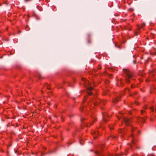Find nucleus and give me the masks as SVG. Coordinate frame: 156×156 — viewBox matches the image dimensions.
<instances>
[{
  "label": "nucleus",
  "instance_id": "4",
  "mask_svg": "<svg viewBox=\"0 0 156 156\" xmlns=\"http://www.w3.org/2000/svg\"><path fill=\"white\" fill-rule=\"evenodd\" d=\"M104 101V100H101L95 97L94 99L90 100V102L88 103V104L89 105H91L90 103L92 102L94 105L98 106L100 103L101 104H105Z\"/></svg>",
  "mask_w": 156,
  "mask_h": 156
},
{
  "label": "nucleus",
  "instance_id": "40",
  "mask_svg": "<svg viewBox=\"0 0 156 156\" xmlns=\"http://www.w3.org/2000/svg\"><path fill=\"white\" fill-rule=\"evenodd\" d=\"M1 4H0V6H1Z\"/></svg>",
  "mask_w": 156,
  "mask_h": 156
},
{
  "label": "nucleus",
  "instance_id": "15",
  "mask_svg": "<svg viewBox=\"0 0 156 156\" xmlns=\"http://www.w3.org/2000/svg\"><path fill=\"white\" fill-rule=\"evenodd\" d=\"M39 79H42L44 78L40 73H38L37 76Z\"/></svg>",
  "mask_w": 156,
  "mask_h": 156
},
{
  "label": "nucleus",
  "instance_id": "26",
  "mask_svg": "<svg viewBox=\"0 0 156 156\" xmlns=\"http://www.w3.org/2000/svg\"><path fill=\"white\" fill-rule=\"evenodd\" d=\"M86 97H84V99L83 100V101H85L86 100Z\"/></svg>",
  "mask_w": 156,
  "mask_h": 156
},
{
  "label": "nucleus",
  "instance_id": "13",
  "mask_svg": "<svg viewBox=\"0 0 156 156\" xmlns=\"http://www.w3.org/2000/svg\"><path fill=\"white\" fill-rule=\"evenodd\" d=\"M96 119H97L94 116H92V121L93 122H90V125H93L94 122L95 121H96Z\"/></svg>",
  "mask_w": 156,
  "mask_h": 156
},
{
  "label": "nucleus",
  "instance_id": "37",
  "mask_svg": "<svg viewBox=\"0 0 156 156\" xmlns=\"http://www.w3.org/2000/svg\"><path fill=\"white\" fill-rule=\"evenodd\" d=\"M127 90H129L128 89Z\"/></svg>",
  "mask_w": 156,
  "mask_h": 156
},
{
  "label": "nucleus",
  "instance_id": "2",
  "mask_svg": "<svg viewBox=\"0 0 156 156\" xmlns=\"http://www.w3.org/2000/svg\"><path fill=\"white\" fill-rule=\"evenodd\" d=\"M124 73L125 74L126 76V82L127 83H129L131 82L132 80L135 79L134 77L133 74L130 73L129 70L127 69H123Z\"/></svg>",
  "mask_w": 156,
  "mask_h": 156
},
{
  "label": "nucleus",
  "instance_id": "20",
  "mask_svg": "<svg viewBox=\"0 0 156 156\" xmlns=\"http://www.w3.org/2000/svg\"><path fill=\"white\" fill-rule=\"evenodd\" d=\"M84 107L83 106H82L80 108V110L81 112L83 111L84 110Z\"/></svg>",
  "mask_w": 156,
  "mask_h": 156
},
{
  "label": "nucleus",
  "instance_id": "14",
  "mask_svg": "<svg viewBox=\"0 0 156 156\" xmlns=\"http://www.w3.org/2000/svg\"><path fill=\"white\" fill-rule=\"evenodd\" d=\"M135 144V141L134 140L132 139V144H129V147L130 148L132 149V147L133 145H134Z\"/></svg>",
  "mask_w": 156,
  "mask_h": 156
},
{
  "label": "nucleus",
  "instance_id": "1",
  "mask_svg": "<svg viewBox=\"0 0 156 156\" xmlns=\"http://www.w3.org/2000/svg\"><path fill=\"white\" fill-rule=\"evenodd\" d=\"M119 115H117V117L119 119H120L121 118H122V121L124 122L126 125L130 126V129L131 132H133L134 129V128L131 125L132 120L131 119L125 117H123L122 113L120 112H119Z\"/></svg>",
  "mask_w": 156,
  "mask_h": 156
},
{
  "label": "nucleus",
  "instance_id": "32",
  "mask_svg": "<svg viewBox=\"0 0 156 156\" xmlns=\"http://www.w3.org/2000/svg\"><path fill=\"white\" fill-rule=\"evenodd\" d=\"M88 36L89 37H90V34H89L88 35Z\"/></svg>",
  "mask_w": 156,
  "mask_h": 156
},
{
  "label": "nucleus",
  "instance_id": "31",
  "mask_svg": "<svg viewBox=\"0 0 156 156\" xmlns=\"http://www.w3.org/2000/svg\"><path fill=\"white\" fill-rule=\"evenodd\" d=\"M131 87H132V88H133L134 87V86L132 84L131 85Z\"/></svg>",
  "mask_w": 156,
  "mask_h": 156
},
{
  "label": "nucleus",
  "instance_id": "28",
  "mask_svg": "<svg viewBox=\"0 0 156 156\" xmlns=\"http://www.w3.org/2000/svg\"><path fill=\"white\" fill-rule=\"evenodd\" d=\"M47 88L48 90H50V88L49 87V86H48L47 87Z\"/></svg>",
  "mask_w": 156,
  "mask_h": 156
},
{
  "label": "nucleus",
  "instance_id": "5",
  "mask_svg": "<svg viewBox=\"0 0 156 156\" xmlns=\"http://www.w3.org/2000/svg\"><path fill=\"white\" fill-rule=\"evenodd\" d=\"M145 26V24L144 23H142L140 25H137V29L136 31L135 32V34L137 36L138 34L143 30L144 29V27Z\"/></svg>",
  "mask_w": 156,
  "mask_h": 156
},
{
  "label": "nucleus",
  "instance_id": "9",
  "mask_svg": "<svg viewBox=\"0 0 156 156\" xmlns=\"http://www.w3.org/2000/svg\"><path fill=\"white\" fill-rule=\"evenodd\" d=\"M137 122L139 123L140 122L144 123L145 122V119L143 117H140L138 118Z\"/></svg>",
  "mask_w": 156,
  "mask_h": 156
},
{
  "label": "nucleus",
  "instance_id": "35",
  "mask_svg": "<svg viewBox=\"0 0 156 156\" xmlns=\"http://www.w3.org/2000/svg\"><path fill=\"white\" fill-rule=\"evenodd\" d=\"M54 116L55 117H56V115H54Z\"/></svg>",
  "mask_w": 156,
  "mask_h": 156
},
{
  "label": "nucleus",
  "instance_id": "24",
  "mask_svg": "<svg viewBox=\"0 0 156 156\" xmlns=\"http://www.w3.org/2000/svg\"><path fill=\"white\" fill-rule=\"evenodd\" d=\"M109 156H119V154H115V155H112L111 154H110L109 155Z\"/></svg>",
  "mask_w": 156,
  "mask_h": 156
},
{
  "label": "nucleus",
  "instance_id": "10",
  "mask_svg": "<svg viewBox=\"0 0 156 156\" xmlns=\"http://www.w3.org/2000/svg\"><path fill=\"white\" fill-rule=\"evenodd\" d=\"M120 96H119L114 98L113 100V102L114 103H117L120 100Z\"/></svg>",
  "mask_w": 156,
  "mask_h": 156
},
{
  "label": "nucleus",
  "instance_id": "27",
  "mask_svg": "<svg viewBox=\"0 0 156 156\" xmlns=\"http://www.w3.org/2000/svg\"><path fill=\"white\" fill-rule=\"evenodd\" d=\"M133 135L132 134L130 135V137H131L132 138H133Z\"/></svg>",
  "mask_w": 156,
  "mask_h": 156
},
{
  "label": "nucleus",
  "instance_id": "33",
  "mask_svg": "<svg viewBox=\"0 0 156 156\" xmlns=\"http://www.w3.org/2000/svg\"><path fill=\"white\" fill-rule=\"evenodd\" d=\"M88 43H90V40H88Z\"/></svg>",
  "mask_w": 156,
  "mask_h": 156
},
{
  "label": "nucleus",
  "instance_id": "34",
  "mask_svg": "<svg viewBox=\"0 0 156 156\" xmlns=\"http://www.w3.org/2000/svg\"><path fill=\"white\" fill-rule=\"evenodd\" d=\"M140 81L141 82L142 81V80H141V79H140Z\"/></svg>",
  "mask_w": 156,
  "mask_h": 156
},
{
  "label": "nucleus",
  "instance_id": "8",
  "mask_svg": "<svg viewBox=\"0 0 156 156\" xmlns=\"http://www.w3.org/2000/svg\"><path fill=\"white\" fill-rule=\"evenodd\" d=\"M119 132L121 134L122 137H123L126 133V130L124 129H120L119 130Z\"/></svg>",
  "mask_w": 156,
  "mask_h": 156
},
{
  "label": "nucleus",
  "instance_id": "22",
  "mask_svg": "<svg viewBox=\"0 0 156 156\" xmlns=\"http://www.w3.org/2000/svg\"><path fill=\"white\" fill-rule=\"evenodd\" d=\"M80 144H81V145H83V141L82 140H80Z\"/></svg>",
  "mask_w": 156,
  "mask_h": 156
},
{
  "label": "nucleus",
  "instance_id": "25",
  "mask_svg": "<svg viewBox=\"0 0 156 156\" xmlns=\"http://www.w3.org/2000/svg\"><path fill=\"white\" fill-rule=\"evenodd\" d=\"M84 120H85V118H81V120L82 121H83Z\"/></svg>",
  "mask_w": 156,
  "mask_h": 156
},
{
  "label": "nucleus",
  "instance_id": "29",
  "mask_svg": "<svg viewBox=\"0 0 156 156\" xmlns=\"http://www.w3.org/2000/svg\"><path fill=\"white\" fill-rule=\"evenodd\" d=\"M135 104L137 105H138V102H135Z\"/></svg>",
  "mask_w": 156,
  "mask_h": 156
},
{
  "label": "nucleus",
  "instance_id": "23",
  "mask_svg": "<svg viewBox=\"0 0 156 156\" xmlns=\"http://www.w3.org/2000/svg\"><path fill=\"white\" fill-rule=\"evenodd\" d=\"M98 69H101V66L100 65L98 66Z\"/></svg>",
  "mask_w": 156,
  "mask_h": 156
},
{
  "label": "nucleus",
  "instance_id": "38",
  "mask_svg": "<svg viewBox=\"0 0 156 156\" xmlns=\"http://www.w3.org/2000/svg\"><path fill=\"white\" fill-rule=\"evenodd\" d=\"M104 94V95H105V94Z\"/></svg>",
  "mask_w": 156,
  "mask_h": 156
},
{
  "label": "nucleus",
  "instance_id": "21",
  "mask_svg": "<svg viewBox=\"0 0 156 156\" xmlns=\"http://www.w3.org/2000/svg\"><path fill=\"white\" fill-rule=\"evenodd\" d=\"M147 105H144L143 107V109L144 110L147 109Z\"/></svg>",
  "mask_w": 156,
  "mask_h": 156
},
{
  "label": "nucleus",
  "instance_id": "7",
  "mask_svg": "<svg viewBox=\"0 0 156 156\" xmlns=\"http://www.w3.org/2000/svg\"><path fill=\"white\" fill-rule=\"evenodd\" d=\"M92 134L93 135L94 138V139L97 138L98 135L100 134L98 131H97L96 132L93 131L92 133Z\"/></svg>",
  "mask_w": 156,
  "mask_h": 156
},
{
  "label": "nucleus",
  "instance_id": "36",
  "mask_svg": "<svg viewBox=\"0 0 156 156\" xmlns=\"http://www.w3.org/2000/svg\"><path fill=\"white\" fill-rule=\"evenodd\" d=\"M124 154L123 153H122V155H123Z\"/></svg>",
  "mask_w": 156,
  "mask_h": 156
},
{
  "label": "nucleus",
  "instance_id": "18",
  "mask_svg": "<svg viewBox=\"0 0 156 156\" xmlns=\"http://www.w3.org/2000/svg\"><path fill=\"white\" fill-rule=\"evenodd\" d=\"M100 127L103 129L104 128L103 123L100 124Z\"/></svg>",
  "mask_w": 156,
  "mask_h": 156
},
{
  "label": "nucleus",
  "instance_id": "39",
  "mask_svg": "<svg viewBox=\"0 0 156 156\" xmlns=\"http://www.w3.org/2000/svg\"><path fill=\"white\" fill-rule=\"evenodd\" d=\"M125 154L126 155V154Z\"/></svg>",
  "mask_w": 156,
  "mask_h": 156
},
{
  "label": "nucleus",
  "instance_id": "17",
  "mask_svg": "<svg viewBox=\"0 0 156 156\" xmlns=\"http://www.w3.org/2000/svg\"><path fill=\"white\" fill-rule=\"evenodd\" d=\"M109 127V129L110 130H111L113 129L112 127L113 126V124H110L108 125Z\"/></svg>",
  "mask_w": 156,
  "mask_h": 156
},
{
  "label": "nucleus",
  "instance_id": "12",
  "mask_svg": "<svg viewBox=\"0 0 156 156\" xmlns=\"http://www.w3.org/2000/svg\"><path fill=\"white\" fill-rule=\"evenodd\" d=\"M116 136H114L113 135H111L110 136L108 139V140H110L112 139H116Z\"/></svg>",
  "mask_w": 156,
  "mask_h": 156
},
{
  "label": "nucleus",
  "instance_id": "6",
  "mask_svg": "<svg viewBox=\"0 0 156 156\" xmlns=\"http://www.w3.org/2000/svg\"><path fill=\"white\" fill-rule=\"evenodd\" d=\"M103 120L105 122H107L109 118V116L106 113H102Z\"/></svg>",
  "mask_w": 156,
  "mask_h": 156
},
{
  "label": "nucleus",
  "instance_id": "3",
  "mask_svg": "<svg viewBox=\"0 0 156 156\" xmlns=\"http://www.w3.org/2000/svg\"><path fill=\"white\" fill-rule=\"evenodd\" d=\"M82 80L83 81V83L85 85V86L86 87L88 90H89V92L88 93V94L89 95H91L92 93L90 91L93 89V88L91 86V84L89 81L84 78H82Z\"/></svg>",
  "mask_w": 156,
  "mask_h": 156
},
{
  "label": "nucleus",
  "instance_id": "11",
  "mask_svg": "<svg viewBox=\"0 0 156 156\" xmlns=\"http://www.w3.org/2000/svg\"><path fill=\"white\" fill-rule=\"evenodd\" d=\"M149 73L150 74V77H151V76L153 77L154 76L155 73H156V72L155 70L150 71L149 72Z\"/></svg>",
  "mask_w": 156,
  "mask_h": 156
},
{
  "label": "nucleus",
  "instance_id": "30",
  "mask_svg": "<svg viewBox=\"0 0 156 156\" xmlns=\"http://www.w3.org/2000/svg\"><path fill=\"white\" fill-rule=\"evenodd\" d=\"M149 81V80L148 79L146 80V81L147 82H148Z\"/></svg>",
  "mask_w": 156,
  "mask_h": 156
},
{
  "label": "nucleus",
  "instance_id": "19",
  "mask_svg": "<svg viewBox=\"0 0 156 156\" xmlns=\"http://www.w3.org/2000/svg\"><path fill=\"white\" fill-rule=\"evenodd\" d=\"M150 109L152 112H154V108L153 107H150Z\"/></svg>",
  "mask_w": 156,
  "mask_h": 156
},
{
  "label": "nucleus",
  "instance_id": "16",
  "mask_svg": "<svg viewBox=\"0 0 156 156\" xmlns=\"http://www.w3.org/2000/svg\"><path fill=\"white\" fill-rule=\"evenodd\" d=\"M146 113V112L143 110H141V113L142 115H144Z\"/></svg>",
  "mask_w": 156,
  "mask_h": 156
}]
</instances>
